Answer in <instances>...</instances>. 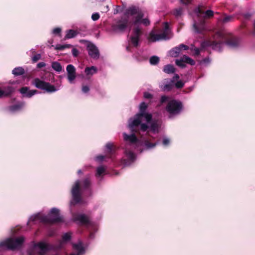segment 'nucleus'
Masks as SVG:
<instances>
[{"instance_id": "obj_5", "label": "nucleus", "mask_w": 255, "mask_h": 255, "mask_svg": "<svg viewBox=\"0 0 255 255\" xmlns=\"http://www.w3.org/2000/svg\"><path fill=\"white\" fill-rule=\"evenodd\" d=\"M32 84L37 88L45 90L48 93H52L57 91V89L54 86L48 82L42 81L38 78L34 79Z\"/></svg>"}, {"instance_id": "obj_26", "label": "nucleus", "mask_w": 255, "mask_h": 255, "mask_svg": "<svg viewBox=\"0 0 255 255\" xmlns=\"http://www.w3.org/2000/svg\"><path fill=\"white\" fill-rule=\"evenodd\" d=\"M193 28L197 33H202L204 30V24L202 23L199 26H198L197 23L195 22L193 24Z\"/></svg>"}, {"instance_id": "obj_55", "label": "nucleus", "mask_w": 255, "mask_h": 255, "mask_svg": "<svg viewBox=\"0 0 255 255\" xmlns=\"http://www.w3.org/2000/svg\"><path fill=\"white\" fill-rule=\"evenodd\" d=\"M55 48H69V46L67 45H56Z\"/></svg>"}, {"instance_id": "obj_51", "label": "nucleus", "mask_w": 255, "mask_h": 255, "mask_svg": "<svg viewBox=\"0 0 255 255\" xmlns=\"http://www.w3.org/2000/svg\"><path fill=\"white\" fill-rule=\"evenodd\" d=\"M79 52L77 49H72V54L74 56L76 57L78 55Z\"/></svg>"}, {"instance_id": "obj_58", "label": "nucleus", "mask_w": 255, "mask_h": 255, "mask_svg": "<svg viewBox=\"0 0 255 255\" xmlns=\"http://www.w3.org/2000/svg\"><path fill=\"white\" fill-rule=\"evenodd\" d=\"M104 156L102 155L98 156L96 158L97 160L102 161L104 159Z\"/></svg>"}, {"instance_id": "obj_18", "label": "nucleus", "mask_w": 255, "mask_h": 255, "mask_svg": "<svg viewBox=\"0 0 255 255\" xmlns=\"http://www.w3.org/2000/svg\"><path fill=\"white\" fill-rule=\"evenodd\" d=\"M98 71L97 67L92 66L91 67H87L85 69V73L87 76H92L96 74Z\"/></svg>"}, {"instance_id": "obj_16", "label": "nucleus", "mask_w": 255, "mask_h": 255, "mask_svg": "<svg viewBox=\"0 0 255 255\" xmlns=\"http://www.w3.org/2000/svg\"><path fill=\"white\" fill-rule=\"evenodd\" d=\"M218 44H219V43L216 41L208 39L205 40L201 42V48H204L211 46H217Z\"/></svg>"}, {"instance_id": "obj_28", "label": "nucleus", "mask_w": 255, "mask_h": 255, "mask_svg": "<svg viewBox=\"0 0 255 255\" xmlns=\"http://www.w3.org/2000/svg\"><path fill=\"white\" fill-rule=\"evenodd\" d=\"M80 42L81 43H83L86 48H97V47L91 42L85 40H80Z\"/></svg>"}, {"instance_id": "obj_4", "label": "nucleus", "mask_w": 255, "mask_h": 255, "mask_svg": "<svg viewBox=\"0 0 255 255\" xmlns=\"http://www.w3.org/2000/svg\"><path fill=\"white\" fill-rule=\"evenodd\" d=\"M128 23L129 19L128 17H122L112 25V30L116 33H123L127 29Z\"/></svg>"}, {"instance_id": "obj_14", "label": "nucleus", "mask_w": 255, "mask_h": 255, "mask_svg": "<svg viewBox=\"0 0 255 255\" xmlns=\"http://www.w3.org/2000/svg\"><path fill=\"white\" fill-rule=\"evenodd\" d=\"M141 9L138 6L132 5L127 8L125 12V15L128 16L133 15L137 14Z\"/></svg>"}, {"instance_id": "obj_23", "label": "nucleus", "mask_w": 255, "mask_h": 255, "mask_svg": "<svg viewBox=\"0 0 255 255\" xmlns=\"http://www.w3.org/2000/svg\"><path fill=\"white\" fill-rule=\"evenodd\" d=\"M88 54L90 56L93 58H97L99 57V52L98 49H88Z\"/></svg>"}, {"instance_id": "obj_13", "label": "nucleus", "mask_w": 255, "mask_h": 255, "mask_svg": "<svg viewBox=\"0 0 255 255\" xmlns=\"http://www.w3.org/2000/svg\"><path fill=\"white\" fill-rule=\"evenodd\" d=\"M20 93L23 96L28 98H30L37 93L36 90H30L29 88L24 87L19 89Z\"/></svg>"}, {"instance_id": "obj_40", "label": "nucleus", "mask_w": 255, "mask_h": 255, "mask_svg": "<svg viewBox=\"0 0 255 255\" xmlns=\"http://www.w3.org/2000/svg\"><path fill=\"white\" fill-rule=\"evenodd\" d=\"M100 14L98 12L93 13L91 16L92 20L94 21H96L98 20L100 18Z\"/></svg>"}, {"instance_id": "obj_7", "label": "nucleus", "mask_w": 255, "mask_h": 255, "mask_svg": "<svg viewBox=\"0 0 255 255\" xmlns=\"http://www.w3.org/2000/svg\"><path fill=\"white\" fill-rule=\"evenodd\" d=\"M48 250V246L44 243H39L33 247V255H43Z\"/></svg>"}, {"instance_id": "obj_35", "label": "nucleus", "mask_w": 255, "mask_h": 255, "mask_svg": "<svg viewBox=\"0 0 255 255\" xmlns=\"http://www.w3.org/2000/svg\"><path fill=\"white\" fill-rule=\"evenodd\" d=\"M159 127V125L158 124L156 123H152L151 125V130L154 132H157Z\"/></svg>"}, {"instance_id": "obj_37", "label": "nucleus", "mask_w": 255, "mask_h": 255, "mask_svg": "<svg viewBox=\"0 0 255 255\" xmlns=\"http://www.w3.org/2000/svg\"><path fill=\"white\" fill-rule=\"evenodd\" d=\"M234 18V16L232 15H227L223 19V23H227L229 22H231L233 20Z\"/></svg>"}, {"instance_id": "obj_57", "label": "nucleus", "mask_w": 255, "mask_h": 255, "mask_svg": "<svg viewBox=\"0 0 255 255\" xmlns=\"http://www.w3.org/2000/svg\"><path fill=\"white\" fill-rule=\"evenodd\" d=\"M84 184L85 187H87L90 184V181L88 179H86L84 181Z\"/></svg>"}, {"instance_id": "obj_32", "label": "nucleus", "mask_w": 255, "mask_h": 255, "mask_svg": "<svg viewBox=\"0 0 255 255\" xmlns=\"http://www.w3.org/2000/svg\"><path fill=\"white\" fill-rule=\"evenodd\" d=\"M133 35L132 36L139 38L142 32L138 27H136L133 29Z\"/></svg>"}, {"instance_id": "obj_9", "label": "nucleus", "mask_w": 255, "mask_h": 255, "mask_svg": "<svg viewBox=\"0 0 255 255\" xmlns=\"http://www.w3.org/2000/svg\"><path fill=\"white\" fill-rule=\"evenodd\" d=\"M79 189L80 183L79 182L77 181L75 183V184L72 189L73 200L75 203H78L80 200Z\"/></svg>"}, {"instance_id": "obj_45", "label": "nucleus", "mask_w": 255, "mask_h": 255, "mask_svg": "<svg viewBox=\"0 0 255 255\" xmlns=\"http://www.w3.org/2000/svg\"><path fill=\"white\" fill-rule=\"evenodd\" d=\"M182 8L176 9L174 12V14L176 16H179L182 14Z\"/></svg>"}, {"instance_id": "obj_62", "label": "nucleus", "mask_w": 255, "mask_h": 255, "mask_svg": "<svg viewBox=\"0 0 255 255\" xmlns=\"http://www.w3.org/2000/svg\"><path fill=\"white\" fill-rule=\"evenodd\" d=\"M246 17V18H249L250 16V15L249 14H247L246 15H245Z\"/></svg>"}, {"instance_id": "obj_19", "label": "nucleus", "mask_w": 255, "mask_h": 255, "mask_svg": "<svg viewBox=\"0 0 255 255\" xmlns=\"http://www.w3.org/2000/svg\"><path fill=\"white\" fill-rule=\"evenodd\" d=\"M198 12L200 14H205L204 17L210 18L214 16V11L212 10H207L204 12L201 8H198Z\"/></svg>"}, {"instance_id": "obj_44", "label": "nucleus", "mask_w": 255, "mask_h": 255, "mask_svg": "<svg viewBox=\"0 0 255 255\" xmlns=\"http://www.w3.org/2000/svg\"><path fill=\"white\" fill-rule=\"evenodd\" d=\"M184 86V83L182 81H179L175 84V86L177 88H181Z\"/></svg>"}, {"instance_id": "obj_42", "label": "nucleus", "mask_w": 255, "mask_h": 255, "mask_svg": "<svg viewBox=\"0 0 255 255\" xmlns=\"http://www.w3.org/2000/svg\"><path fill=\"white\" fill-rule=\"evenodd\" d=\"M126 154L127 155L128 157L130 159V160H133L135 158V155L134 154L130 152H127Z\"/></svg>"}, {"instance_id": "obj_64", "label": "nucleus", "mask_w": 255, "mask_h": 255, "mask_svg": "<svg viewBox=\"0 0 255 255\" xmlns=\"http://www.w3.org/2000/svg\"><path fill=\"white\" fill-rule=\"evenodd\" d=\"M254 29L255 31V21L254 22Z\"/></svg>"}, {"instance_id": "obj_53", "label": "nucleus", "mask_w": 255, "mask_h": 255, "mask_svg": "<svg viewBox=\"0 0 255 255\" xmlns=\"http://www.w3.org/2000/svg\"><path fill=\"white\" fill-rule=\"evenodd\" d=\"M113 145L112 143H108L106 145V148L109 150L110 151L111 149H112V148L113 147Z\"/></svg>"}, {"instance_id": "obj_52", "label": "nucleus", "mask_w": 255, "mask_h": 255, "mask_svg": "<svg viewBox=\"0 0 255 255\" xmlns=\"http://www.w3.org/2000/svg\"><path fill=\"white\" fill-rule=\"evenodd\" d=\"M89 88L87 86H84L82 87V91L84 93H87L89 91Z\"/></svg>"}, {"instance_id": "obj_3", "label": "nucleus", "mask_w": 255, "mask_h": 255, "mask_svg": "<svg viewBox=\"0 0 255 255\" xmlns=\"http://www.w3.org/2000/svg\"><path fill=\"white\" fill-rule=\"evenodd\" d=\"M164 30L160 34L155 33L152 30L148 36V39L149 42H154L162 40H167L170 38L168 36L169 25L167 22L164 23Z\"/></svg>"}, {"instance_id": "obj_43", "label": "nucleus", "mask_w": 255, "mask_h": 255, "mask_svg": "<svg viewBox=\"0 0 255 255\" xmlns=\"http://www.w3.org/2000/svg\"><path fill=\"white\" fill-rule=\"evenodd\" d=\"M141 23L143 24L145 26H147L150 24V21L147 18H143L141 20Z\"/></svg>"}, {"instance_id": "obj_41", "label": "nucleus", "mask_w": 255, "mask_h": 255, "mask_svg": "<svg viewBox=\"0 0 255 255\" xmlns=\"http://www.w3.org/2000/svg\"><path fill=\"white\" fill-rule=\"evenodd\" d=\"M61 32V29L59 27H56L53 29L52 33L55 35H60Z\"/></svg>"}, {"instance_id": "obj_54", "label": "nucleus", "mask_w": 255, "mask_h": 255, "mask_svg": "<svg viewBox=\"0 0 255 255\" xmlns=\"http://www.w3.org/2000/svg\"><path fill=\"white\" fill-rule=\"evenodd\" d=\"M163 143L165 145H167L169 143V140L168 138H165L163 140Z\"/></svg>"}, {"instance_id": "obj_33", "label": "nucleus", "mask_w": 255, "mask_h": 255, "mask_svg": "<svg viewBox=\"0 0 255 255\" xmlns=\"http://www.w3.org/2000/svg\"><path fill=\"white\" fill-rule=\"evenodd\" d=\"M149 61L151 64L155 65L158 63L159 59L157 56H153L150 58Z\"/></svg>"}, {"instance_id": "obj_60", "label": "nucleus", "mask_w": 255, "mask_h": 255, "mask_svg": "<svg viewBox=\"0 0 255 255\" xmlns=\"http://www.w3.org/2000/svg\"><path fill=\"white\" fill-rule=\"evenodd\" d=\"M179 78V76H178V75L176 74L173 77V80H172L171 82L173 83L174 81L175 80L178 79Z\"/></svg>"}, {"instance_id": "obj_59", "label": "nucleus", "mask_w": 255, "mask_h": 255, "mask_svg": "<svg viewBox=\"0 0 255 255\" xmlns=\"http://www.w3.org/2000/svg\"><path fill=\"white\" fill-rule=\"evenodd\" d=\"M175 48H177V47H176ZM178 48H189V47L185 44H181L179 45V47H178Z\"/></svg>"}, {"instance_id": "obj_21", "label": "nucleus", "mask_w": 255, "mask_h": 255, "mask_svg": "<svg viewBox=\"0 0 255 255\" xmlns=\"http://www.w3.org/2000/svg\"><path fill=\"white\" fill-rule=\"evenodd\" d=\"M124 138L125 140L129 141L131 143L135 142L137 140L136 137L134 134L128 135L126 133H124Z\"/></svg>"}, {"instance_id": "obj_20", "label": "nucleus", "mask_w": 255, "mask_h": 255, "mask_svg": "<svg viewBox=\"0 0 255 255\" xmlns=\"http://www.w3.org/2000/svg\"><path fill=\"white\" fill-rule=\"evenodd\" d=\"M77 32L73 29L66 30L64 39H66L75 37L77 35Z\"/></svg>"}, {"instance_id": "obj_15", "label": "nucleus", "mask_w": 255, "mask_h": 255, "mask_svg": "<svg viewBox=\"0 0 255 255\" xmlns=\"http://www.w3.org/2000/svg\"><path fill=\"white\" fill-rule=\"evenodd\" d=\"M14 91L11 86L5 87L3 90L0 89V98L10 95Z\"/></svg>"}, {"instance_id": "obj_49", "label": "nucleus", "mask_w": 255, "mask_h": 255, "mask_svg": "<svg viewBox=\"0 0 255 255\" xmlns=\"http://www.w3.org/2000/svg\"><path fill=\"white\" fill-rule=\"evenodd\" d=\"M180 2L184 4H188L191 2V0H180Z\"/></svg>"}, {"instance_id": "obj_29", "label": "nucleus", "mask_w": 255, "mask_h": 255, "mask_svg": "<svg viewBox=\"0 0 255 255\" xmlns=\"http://www.w3.org/2000/svg\"><path fill=\"white\" fill-rule=\"evenodd\" d=\"M181 49H174L169 51V55L171 57H178L180 53Z\"/></svg>"}, {"instance_id": "obj_38", "label": "nucleus", "mask_w": 255, "mask_h": 255, "mask_svg": "<svg viewBox=\"0 0 255 255\" xmlns=\"http://www.w3.org/2000/svg\"><path fill=\"white\" fill-rule=\"evenodd\" d=\"M105 168L103 166L99 167L97 169V175L98 176L101 175L105 171Z\"/></svg>"}, {"instance_id": "obj_27", "label": "nucleus", "mask_w": 255, "mask_h": 255, "mask_svg": "<svg viewBox=\"0 0 255 255\" xmlns=\"http://www.w3.org/2000/svg\"><path fill=\"white\" fill-rule=\"evenodd\" d=\"M139 38L133 36H131L129 41L130 44L134 47L137 46L139 41Z\"/></svg>"}, {"instance_id": "obj_25", "label": "nucleus", "mask_w": 255, "mask_h": 255, "mask_svg": "<svg viewBox=\"0 0 255 255\" xmlns=\"http://www.w3.org/2000/svg\"><path fill=\"white\" fill-rule=\"evenodd\" d=\"M163 71L167 74L173 73L175 72V68L173 65L168 64L164 66Z\"/></svg>"}, {"instance_id": "obj_56", "label": "nucleus", "mask_w": 255, "mask_h": 255, "mask_svg": "<svg viewBox=\"0 0 255 255\" xmlns=\"http://www.w3.org/2000/svg\"><path fill=\"white\" fill-rule=\"evenodd\" d=\"M48 44L47 45V46L48 47H54V46L53 45H52V43H53V40L52 39H50L49 40H48Z\"/></svg>"}, {"instance_id": "obj_12", "label": "nucleus", "mask_w": 255, "mask_h": 255, "mask_svg": "<svg viewBox=\"0 0 255 255\" xmlns=\"http://www.w3.org/2000/svg\"><path fill=\"white\" fill-rule=\"evenodd\" d=\"M239 40L238 38L235 36H231L225 41L226 46L231 47H236L239 46Z\"/></svg>"}, {"instance_id": "obj_61", "label": "nucleus", "mask_w": 255, "mask_h": 255, "mask_svg": "<svg viewBox=\"0 0 255 255\" xmlns=\"http://www.w3.org/2000/svg\"><path fill=\"white\" fill-rule=\"evenodd\" d=\"M195 49V54L198 55L199 53L200 50H202V49Z\"/></svg>"}, {"instance_id": "obj_46", "label": "nucleus", "mask_w": 255, "mask_h": 255, "mask_svg": "<svg viewBox=\"0 0 255 255\" xmlns=\"http://www.w3.org/2000/svg\"><path fill=\"white\" fill-rule=\"evenodd\" d=\"M168 99V97L166 96H162L161 98L160 102L163 103Z\"/></svg>"}, {"instance_id": "obj_1", "label": "nucleus", "mask_w": 255, "mask_h": 255, "mask_svg": "<svg viewBox=\"0 0 255 255\" xmlns=\"http://www.w3.org/2000/svg\"><path fill=\"white\" fill-rule=\"evenodd\" d=\"M147 108V105L142 102L139 106V113L135 116L134 119H130L129 121L128 127L133 130L134 127L141 124V129L142 131H145L148 128V126L145 124H142L143 121L146 123H149L152 118V115L145 112Z\"/></svg>"}, {"instance_id": "obj_10", "label": "nucleus", "mask_w": 255, "mask_h": 255, "mask_svg": "<svg viewBox=\"0 0 255 255\" xmlns=\"http://www.w3.org/2000/svg\"><path fill=\"white\" fill-rule=\"evenodd\" d=\"M67 78L70 83H72L76 78V69L74 66L69 64L66 67Z\"/></svg>"}, {"instance_id": "obj_22", "label": "nucleus", "mask_w": 255, "mask_h": 255, "mask_svg": "<svg viewBox=\"0 0 255 255\" xmlns=\"http://www.w3.org/2000/svg\"><path fill=\"white\" fill-rule=\"evenodd\" d=\"M136 14L137 15L135 17V19L133 21V24L135 25L140 23L144 16V14L141 10Z\"/></svg>"}, {"instance_id": "obj_31", "label": "nucleus", "mask_w": 255, "mask_h": 255, "mask_svg": "<svg viewBox=\"0 0 255 255\" xmlns=\"http://www.w3.org/2000/svg\"><path fill=\"white\" fill-rule=\"evenodd\" d=\"M76 220L79 221L80 222L82 223H86L88 222V218L86 216L83 215H80L78 216Z\"/></svg>"}, {"instance_id": "obj_39", "label": "nucleus", "mask_w": 255, "mask_h": 255, "mask_svg": "<svg viewBox=\"0 0 255 255\" xmlns=\"http://www.w3.org/2000/svg\"><path fill=\"white\" fill-rule=\"evenodd\" d=\"M40 54H36L32 57V61L33 63L37 62L41 58Z\"/></svg>"}, {"instance_id": "obj_30", "label": "nucleus", "mask_w": 255, "mask_h": 255, "mask_svg": "<svg viewBox=\"0 0 255 255\" xmlns=\"http://www.w3.org/2000/svg\"><path fill=\"white\" fill-rule=\"evenodd\" d=\"M52 68L57 72H60L62 70V67L60 63L57 62H54L51 65Z\"/></svg>"}, {"instance_id": "obj_6", "label": "nucleus", "mask_w": 255, "mask_h": 255, "mask_svg": "<svg viewBox=\"0 0 255 255\" xmlns=\"http://www.w3.org/2000/svg\"><path fill=\"white\" fill-rule=\"evenodd\" d=\"M182 108V106L180 102L172 100L168 103L166 110L171 115H176L180 112Z\"/></svg>"}, {"instance_id": "obj_8", "label": "nucleus", "mask_w": 255, "mask_h": 255, "mask_svg": "<svg viewBox=\"0 0 255 255\" xmlns=\"http://www.w3.org/2000/svg\"><path fill=\"white\" fill-rule=\"evenodd\" d=\"M175 63L177 65L182 68L185 67V63H187L191 65H194L195 64L194 60L186 55H184L180 59H176Z\"/></svg>"}, {"instance_id": "obj_36", "label": "nucleus", "mask_w": 255, "mask_h": 255, "mask_svg": "<svg viewBox=\"0 0 255 255\" xmlns=\"http://www.w3.org/2000/svg\"><path fill=\"white\" fill-rule=\"evenodd\" d=\"M71 238V235L70 233H65L62 236V243H64L65 242H67L68 241L70 240Z\"/></svg>"}, {"instance_id": "obj_48", "label": "nucleus", "mask_w": 255, "mask_h": 255, "mask_svg": "<svg viewBox=\"0 0 255 255\" xmlns=\"http://www.w3.org/2000/svg\"><path fill=\"white\" fill-rule=\"evenodd\" d=\"M145 145H146V146L147 148H152V147H154L155 146L156 144L155 143L152 144V143L147 142L146 143Z\"/></svg>"}, {"instance_id": "obj_47", "label": "nucleus", "mask_w": 255, "mask_h": 255, "mask_svg": "<svg viewBox=\"0 0 255 255\" xmlns=\"http://www.w3.org/2000/svg\"><path fill=\"white\" fill-rule=\"evenodd\" d=\"M144 97L146 99H150V98H152V96L150 93L145 92L144 94Z\"/></svg>"}, {"instance_id": "obj_50", "label": "nucleus", "mask_w": 255, "mask_h": 255, "mask_svg": "<svg viewBox=\"0 0 255 255\" xmlns=\"http://www.w3.org/2000/svg\"><path fill=\"white\" fill-rule=\"evenodd\" d=\"M45 65H46V64H45V63H44V62H40V63L37 64V68H41L45 67Z\"/></svg>"}, {"instance_id": "obj_34", "label": "nucleus", "mask_w": 255, "mask_h": 255, "mask_svg": "<svg viewBox=\"0 0 255 255\" xmlns=\"http://www.w3.org/2000/svg\"><path fill=\"white\" fill-rule=\"evenodd\" d=\"M173 87V85L172 84H166L164 86H161L160 88H161L162 91H169Z\"/></svg>"}, {"instance_id": "obj_17", "label": "nucleus", "mask_w": 255, "mask_h": 255, "mask_svg": "<svg viewBox=\"0 0 255 255\" xmlns=\"http://www.w3.org/2000/svg\"><path fill=\"white\" fill-rule=\"evenodd\" d=\"M73 248L77 253H72L71 255H82L84 253V250L82 246L81 243H79L78 244H74Z\"/></svg>"}, {"instance_id": "obj_11", "label": "nucleus", "mask_w": 255, "mask_h": 255, "mask_svg": "<svg viewBox=\"0 0 255 255\" xmlns=\"http://www.w3.org/2000/svg\"><path fill=\"white\" fill-rule=\"evenodd\" d=\"M49 217L52 222H60L62 220V218L59 214V210L55 208L51 209Z\"/></svg>"}, {"instance_id": "obj_63", "label": "nucleus", "mask_w": 255, "mask_h": 255, "mask_svg": "<svg viewBox=\"0 0 255 255\" xmlns=\"http://www.w3.org/2000/svg\"><path fill=\"white\" fill-rule=\"evenodd\" d=\"M118 12V10H116L114 12V14L117 13Z\"/></svg>"}, {"instance_id": "obj_24", "label": "nucleus", "mask_w": 255, "mask_h": 255, "mask_svg": "<svg viewBox=\"0 0 255 255\" xmlns=\"http://www.w3.org/2000/svg\"><path fill=\"white\" fill-rule=\"evenodd\" d=\"M12 74L15 76H19L23 75L24 73V70L21 67L15 68L12 72Z\"/></svg>"}, {"instance_id": "obj_2", "label": "nucleus", "mask_w": 255, "mask_h": 255, "mask_svg": "<svg viewBox=\"0 0 255 255\" xmlns=\"http://www.w3.org/2000/svg\"><path fill=\"white\" fill-rule=\"evenodd\" d=\"M24 241L22 237L16 239H8L4 242L0 243V248L3 249L14 250L20 247Z\"/></svg>"}]
</instances>
